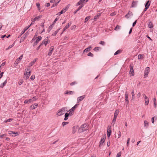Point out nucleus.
<instances>
[{
    "instance_id": "nucleus-3",
    "label": "nucleus",
    "mask_w": 157,
    "mask_h": 157,
    "mask_svg": "<svg viewBox=\"0 0 157 157\" xmlns=\"http://www.w3.org/2000/svg\"><path fill=\"white\" fill-rule=\"evenodd\" d=\"M58 20V18H55L54 21L52 22V25H51L49 27L48 29V32L49 33L51 30L52 29V28L54 25L55 24L56 22V21Z\"/></svg>"
},
{
    "instance_id": "nucleus-17",
    "label": "nucleus",
    "mask_w": 157,
    "mask_h": 157,
    "mask_svg": "<svg viewBox=\"0 0 157 157\" xmlns=\"http://www.w3.org/2000/svg\"><path fill=\"white\" fill-rule=\"evenodd\" d=\"M84 6V5H81L74 12V13L75 14H76V13L83 6Z\"/></svg>"
},
{
    "instance_id": "nucleus-63",
    "label": "nucleus",
    "mask_w": 157,
    "mask_h": 157,
    "mask_svg": "<svg viewBox=\"0 0 157 157\" xmlns=\"http://www.w3.org/2000/svg\"><path fill=\"white\" fill-rule=\"evenodd\" d=\"M129 141H130V138H128V140H127V146H128V145L129 144Z\"/></svg>"
},
{
    "instance_id": "nucleus-46",
    "label": "nucleus",
    "mask_w": 157,
    "mask_h": 157,
    "mask_svg": "<svg viewBox=\"0 0 157 157\" xmlns=\"http://www.w3.org/2000/svg\"><path fill=\"white\" fill-rule=\"evenodd\" d=\"M100 48L99 47H96L94 48V50L95 51H97L99 50V48Z\"/></svg>"
},
{
    "instance_id": "nucleus-26",
    "label": "nucleus",
    "mask_w": 157,
    "mask_h": 157,
    "mask_svg": "<svg viewBox=\"0 0 157 157\" xmlns=\"http://www.w3.org/2000/svg\"><path fill=\"white\" fill-rule=\"evenodd\" d=\"M145 105H147L149 102V100L147 96H145Z\"/></svg>"
},
{
    "instance_id": "nucleus-31",
    "label": "nucleus",
    "mask_w": 157,
    "mask_h": 157,
    "mask_svg": "<svg viewBox=\"0 0 157 157\" xmlns=\"http://www.w3.org/2000/svg\"><path fill=\"white\" fill-rule=\"evenodd\" d=\"M13 120V119L12 118H9L8 119H7V120H5L4 121V123H7L8 122H11V121H12Z\"/></svg>"
},
{
    "instance_id": "nucleus-45",
    "label": "nucleus",
    "mask_w": 157,
    "mask_h": 157,
    "mask_svg": "<svg viewBox=\"0 0 157 157\" xmlns=\"http://www.w3.org/2000/svg\"><path fill=\"white\" fill-rule=\"evenodd\" d=\"M77 83V82H76L75 81L71 83L70 85L71 86H72L75 84H76Z\"/></svg>"
},
{
    "instance_id": "nucleus-7",
    "label": "nucleus",
    "mask_w": 157,
    "mask_h": 157,
    "mask_svg": "<svg viewBox=\"0 0 157 157\" xmlns=\"http://www.w3.org/2000/svg\"><path fill=\"white\" fill-rule=\"evenodd\" d=\"M36 38L37 39H36V41L34 43L33 45V46L36 45L41 40L42 37L41 36H38Z\"/></svg>"
},
{
    "instance_id": "nucleus-50",
    "label": "nucleus",
    "mask_w": 157,
    "mask_h": 157,
    "mask_svg": "<svg viewBox=\"0 0 157 157\" xmlns=\"http://www.w3.org/2000/svg\"><path fill=\"white\" fill-rule=\"evenodd\" d=\"M68 123H69V122H63L62 123V125H63V126H64L66 124H68Z\"/></svg>"
},
{
    "instance_id": "nucleus-33",
    "label": "nucleus",
    "mask_w": 157,
    "mask_h": 157,
    "mask_svg": "<svg viewBox=\"0 0 157 157\" xmlns=\"http://www.w3.org/2000/svg\"><path fill=\"white\" fill-rule=\"evenodd\" d=\"M81 3H82V5H84V4H86L87 2H88V1H86V0H80Z\"/></svg>"
},
{
    "instance_id": "nucleus-57",
    "label": "nucleus",
    "mask_w": 157,
    "mask_h": 157,
    "mask_svg": "<svg viewBox=\"0 0 157 157\" xmlns=\"http://www.w3.org/2000/svg\"><path fill=\"white\" fill-rule=\"evenodd\" d=\"M82 3H81V2H80V1L79 0V2H78L76 4V6H79L80 5H82Z\"/></svg>"
},
{
    "instance_id": "nucleus-49",
    "label": "nucleus",
    "mask_w": 157,
    "mask_h": 157,
    "mask_svg": "<svg viewBox=\"0 0 157 157\" xmlns=\"http://www.w3.org/2000/svg\"><path fill=\"white\" fill-rule=\"evenodd\" d=\"M99 44L104 46L105 44V42L104 41H101L99 42Z\"/></svg>"
},
{
    "instance_id": "nucleus-21",
    "label": "nucleus",
    "mask_w": 157,
    "mask_h": 157,
    "mask_svg": "<svg viewBox=\"0 0 157 157\" xmlns=\"http://www.w3.org/2000/svg\"><path fill=\"white\" fill-rule=\"evenodd\" d=\"M42 17V15H39V16H37V17H35L33 19V22H34V21H35L36 20H38L40 18H41Z\"/></svg>"
},
{
    "instance_id": "nucleus-60",
    "label": "nucleus",
    "mask_w": 157,
    "mask_h": 157,
    "mask_svg": "<svg viewBox=\"0 0 157 157\" xmlns=\"http://www.w3.org/2000/svg\"><path fill=\"white\" fill-rule=\"evenodd\" d=\"M35 76L34 75H32L30 77V79L32 80H33L35 79Z\"/></svg>"
},
{
    "instance_id": "nucleus-44",
    "label": "nucleus",
    "mask_w": 157,
    "mask_h": 157,
    "mask_svg": "<svg viewBox=\"0 0 157 157\" xmlns=\"http://www.w3.org/2000/svg\"><path fill=\"white\" fill-rule=\"evenodd\" d=\"M144 124L145 126H147L148 125V123L147 121H144Z\"/></svg>"
},
{
    "instance_id": "nucleus-18",
    "label": "nucleus",
    "mask_w": 157,
    "mask_h": 157,
    "mask_svg": "<svg viewBox=\"0 0 157 157\" xmlns=\"http://www.w3.org/2000/svg\"><path fill=\"white\" fill-rule=\"evenodd\" d=\"M27 29L28 28L26 27H25L24 28V30L21 32V34L18 36V38H19L21 36V35L23 34L25 32V31H26Z\"/></svg>"
},
{
    "instance_id": "nucleus-62",
    "label": "nucleus",
    "mask_w": 157,
    "mask_h": 157,
    "mask_svg": "<svg viewBox=\"0 0 157 157\" xmlns=\"http://www.w3.org/2000/svg\"><path fill=\"white\" fill-rule=\"evenodd\" d=\"M137 22V20H136L132 24V27H134L136 25Z\"/></svg>"
},
{
    "instance_id": "nucleus-61",
    "label": "nucleus",
    "mask_w": 157,
    "mask_h": 157,
    "mask_svg": "<svg viewBox=\"0 0 157 157\" xmlns=\"http://www.w3.org/2000/svg\"><path fill=\"white\" fill-rule=\"evenodd\" d=\"M57 32L55 31L52 34V36H56L57 34Z\"/></svg>"
},
{
    "instance_id": "nucleus-41",
    "label": "nucleus",
    "mask_w": 157,
    "mask_h": 157,
    "mask_svg": "<svg viewBox=\"0 0 157 157\" xmlns=\"http://www.w3.org/2000/svg\"><path fill=\"white\" fill-rule=\"evenodd\" d=\"M144 55H141L139 54L138 56V58L139 59H140L142 58H143Z\"/></svg>"
},
{
    "instance_id": "nucleus-23",
    "label": "nucleus",
    "mask_w": 157,
    "mask_h": 157,
    "mask_svg": "<svg viewBox=\"0 0 157 157\" xmlns=\"http://www.w3.org/2000/svg\"><path fill=\"white\" fill-rule=\"evenodd\" d=\"M7 79H6L3 83H2L0 86V87L2 88L6 84Z\"/></svg>"
},
{
    "instance_id": "nucleus-52",
    "label": "nucleus",
    "mask_w": 157,
    "mask_h": 157,
    "mask_svg": "<svg viewBox=\"0 0 157 157\" xmlns=\"http://www.w3.org/2000/svg\"><path fill=\"white\" fill-rule=\"evenodd\" d=\"M23 57V55H21L19 58L17 59L19 60V61H20L22 59V58Z\"/></svg>"
},
{
    "instance_id": "nucleus-19",
    "label": "nucleus",
    "mask_w": 157,
    "mask_h": 157,
    "mask_svg": "<svg viewBox=\"0 0 157 157\" xmlns=\"http://www.w3.org/2000/svg\"><path fill=\"white\" fill-rule=\"evenodd\" d=\"M37 106L38 104L37 103H34L33 105H32L31 106L30 108L31 109H35Z\"/></svg>"
},
{
    "instance_id": "nucleus-24",
    "label": "nucleus",
    "mask_w": 157,
    "mask_h": 157,
    "mask_svg": "<svg viewBox=\"0 0 157 157\" xmlns=\"http://www.w3.org/2000/svg\"><path fill=\"white\" fill-rule=\"evenodd\" d=\"M37 58H36L34 59L33 61H32L30 63L29 65L30 66H32L36 62V61L37 60Z\"/></svg>"
},
{
    "instance_id": "nucleus-53",
    "label": "nucleus",
    "mask_w": 157,
    "mask_h": 157,
    "mask_svg": "<svg viewBox=\"0 0 157 157\" xmlns=\"http://www.w3.org/2000/svg\"><path fill=\"white\" fill-rule=\"evenodd\" d=\"M27 33H28V32L26 33L25 34V37H23V36H22L21 37V38L23 40H24L25 38L27 36V34H28Z\"/></svg>"
},
{
    "instance_id": "nucleus-34",
    "label": "nucleus",
    "mask_w": 157,
    "mask_h": 157,
    "mask_svg": "<svg viewBox=\"0 0 157 157\" xmlns=\"http://www.w3.org/2000/svg\"><path fill=\"white\" fill-rule=\"evenodd\" d=\"M90 16H88L85 19V21L84 22L86 23V22L88 21L90 18Z\"/></svg>"
},
{
    "instance_id": "nucleus-15",
    "label": "nucleus",
    "mask_w": 157,
    "mask_h": 157,
    "mask_svg": "<svg viewBox=\"0 0 157 157\" xmlns=\"http://www.w3.org/2000/svg\"><path fill=\"white\" fill-rule=\"evenodd\" d=\"M75 93L74 91H70V90H67L65 91V94H71L72 95L73 94Z\"/></svg>"
},
{
    "instance_id": "nucleus-5",
    "label": "nucleus",
    "mask_w": 157,
    "mask_h": 157,
    "mask_svg": "<svg viewBox=\"0 0 157 157\" xmlns=\"http://www.w3.org/2000/svg\"><path fill=\"white\" fill-rule=\"evenodd\" d=\"M78 104H76L71 109L68 110V112L70 113L71 115H73V111L78 107Z\"/></svg>"
},
{
    "instance_id": "nucleus-43",
    "label": "nucleus",
    "mask_w": 157,
    "mask_h": 157,
    "mask_svg": "<svg viewBox=\"0 0 157 157\" xmlns=\"http://www.w3.org/2000/svg\"><path fill=\"white\" fill-rule=\"evenodd\" d=\"M36 6L37 7L38 9L39 10H40V4L39 3H37L36 4Z\"/></svg>"
},
{
    "instance_id": "nucleus-59",
    "label": "nucleus",
    "mask_w": 157,
    "mask_h": 157,
    "mask_svg": "<svg viewBox=\"0 0 157 157\" xmlns=\"http://www.w3.org/2000/svg\"><path fill=\"white\" fill-rule=\"evenodd\" d=\"M29 78V76H28V75H26V76H24V78L26 80H27V79H28Z\"/></svg>"
},
{
    "instance_id": "nucleus-48",
    "label": "nucleus",
    "mask_w": 157,
    "mask_h": 157,
    "mask_svg": "<svg viewBox=\"0 0 157 157\" xmlns=\"http://www.w3.org/2000/svg\"><path fill=\"white\" fill-rule=\"evenodd\" d=\"M155 118V120H156V119H157V117H153L152 118H151V121H152V123L153 124H154V119Z\"/></svg>"
},
{
    "instance_id": "nucleus-38",
    "label": "nucleus",
    "mask_w": 157,
    "mask_h": 157,
    "mask_svg": "<svg viewBox=\"0 0 157 157\" xmlns=\"http://www.w3.org/2000/svg\"><path fill=\"white\" fill-rule=\"evenodd\" d=\"M60 0L58 2H56V3L55 4H53L52 5V6H51V8H52L54 7H55V6H56L57 5L58 3L60 1Z\"/></svg>"
},
{
    "instance_id": "nucleus-39",
    "label": "nucleus",
    "mask_w": 157,
    "mask_h": 157,
    "mask_svg": "<svg viewBox=\"0 0 157 157\" xmlns=\"http://www.w3.org/2000/svg\"><path fill=\"white\" fill-rule=\"evenodd\" d=\"M71 22L68 23L64 27L67 29L71 25Z\"/></svg>"
},
{
    "instance_id": "nucleus-42",
    "label": "nucleus",
    "mask_w": 157,
    "mask_h": 157,
    "mask_svg": "<svg viewBox=\"0 0 157 157\" xmlns=\"http://www.w3.org/2000/svg\"><path fill=\"white\" fill-rule=\"evenodd\" d=\"M70 6V4H68L66 6L65 8L63 9V10H65V12L69 8Z\"/></svg>"
},
{
    "instance_id": "nucleus-37",
    "label": "nucleus",
    "mask_w": 157,
    "mask_h": 157,
    "mask_svg": "<svg viewBox=\"0 0 157 157\" xmlns=\"http://www.w3.org/2000/svg\"><path fill=\"white\" fill-rule=\"evenodd\" d=\"M119 112L117 110H116L114 113V116L115 117H117V115L118 114Z\"/></svg>"
},
{
    "instance_id": "nucleus-35",
    "label": "nucleus",
    "mask_w": 157,
    "mask_h": 157,
    "mask_svg": "<svg viewBox=\"0 0 157 157\" xmlns=\"http://www.w3.org/2000/svg\"><path fill=\"white\" fill-rule=\"evenodd\" d=\"M121 26L117 25L114 29V30L117 31L118 30L120 29Z\"/></svg>"
},
{
    "instance_id": "nucleus-28",
    "label": "nucleus",
    "mask_w": 157,
    "mask_h": 157,
    "mask_svg": "<svg viewBox=\"0 0 157 157\" xmlns=\"http://www.w3.org/2000/svg\"><path fill=\"white\" fill-rule=\"evenodd\" d=\"M31 102H32V100L31 99H30L29 100H25L24 102V103L26 104V103H29Z\"/></svg>"
},
{
    "instance_id": "nucleus-4",
    "label": "nucleus",
    "mask_w": 157,
    "mask_h": 157,
    "mask_svg": "<svg viewBox=\"0 0 157 157\" xmlns=\"http://www.w3.org/2000/svg\"><path fill=\"white\" fill-rule=\"evenodd\" d=\"M130 70L129 71L130 76H133L134 75V71L133 69V66L132 65H130Z\"/></svg>"
},
{
    "instance_id": "nucleus-27",
    "label": "nucleus",
    "mask_w": 157,
    "mask_h": 157,
    "mask_svg": "<svg viewBox=\"0 0 157 157\" xmlns=\"http://www.w3.org/2000/svg\"><path fill=\"white\" fill-rule=\"evenodd\" d=\"M148 26L149 28H152L153 27L152 23L151 21L148 24Z\"/></svg>"
},
{
    "instance_id": "nucleus-51",
    "label": "nucleus",
    "mask_w": 157,
    "mask_h": 157,
    "mask_svg": "<svg viewBox=\"0 0 157 157\" xmlns=\"http://www.w3.org/2000/svg\"><path fill=\"white\" fill-rule=\"evenodd\" d=\"M117 118V117H114L112 121V123H113V125H114V124H115Z\"/></svg>"
},
{
    "instance_id": "nucleus-14",
    "label": "nucleus",
    "mask_w": 157,
    "mask_h": 157,
    "mask_svg": "<svg viewBox=\"0 0 157 157\" xmlns=\"http://www.w3.org/2000/svg\"><path fill=\"white\" fill-rule=\"evenodd\" d=\"M54 49V46H52L49 49V52L48 53V55L49 56H50L52 55V52L53 51V50Z\"/></svg>"
},
{
    "instance_id": "nucleus-2",
    "label": "nucleus",
    "mask_w": 157,
    "mask_h": 157,
    "mask_svg": "<svg viewBox=\"0 0 157 157\" xmlns=\"http://www.w3.org/2000/svg\"><path fill=\"white\" fill-rule=\"evenodd\" d=\"M68 108L67 107H64L59 109L57 114L58 116H60L64 114L66 111L68 112Z\"/></svg>"
},
{
    "instance_id": "nucleus-13",
    "label": "nucleus",
    "mask_w": 157,
    "mask_h": 157,
    "mask_svg": "<svg viewBox=\"0 0 157 157\" xmlns=\"http://www.w3.org/2000/svg\"><path fill=\"white\" fill-rule=\"evenodd\" d=\"M133 15L132 12L129 11L128 13L125 16V17L128 19L131 16H132Z\"/></svg>"
},
{
    "instance_id": "nucleus-8",
    "label": "nucleus",
    "mask_w": 157,
    "mask_h": 157,
    "mask_svg": "<svg viewBox=\"0 0 157 157\" xmlns=\"http://www.w3.org/2000/svg\"><path fill=\"white\" fill-rule=\"evenodd\" d=\"M86 95H84L78 97L77 99V103L82 101L86 97Z\"/></svg>"
},
{
    "instance_id": "nucleus-11",
    "label": "nucleus",
    "mask_w": 157,
    "mask_h": 157,
    "mask_svg": "<svg viewBox=\"0 0 157 157\" xmlns=\"http://www.w3.org/2000/svg\"><path fill=\"white\" fill-rule=\"evenodd\" d=\"M138 1H132V5L131 6V7H136Z\"/></svg>"
},
{
    "instance_id": "nucleus-12",
    "label": "nucleus",
    "mask_w": 157,
    "mask_h": 157,
    "mask_svg": "<svg viewBox=\"0 0 157 157\" xmlns=\"http://www.w3.org/2000/svg\"><path fill=\"white\" fill-rule=\"evenodd\" d=\"M105 138H106V137L105 136H104L101 138V139L99 142L100 144H99V147H100L101 145H102L104 143L105 140Z\"/></svg>"
},
{
    "instance_id": "nucleus-40",
    "label": "nucleus",
    "mask_w": 157,
    "mask_h": 157,
    "mask_svg": "<svg viewBox=\"0 0 157 157\" xmlns=\"http://www.w3.org/2000/svg\"><path fill=\"white\" fill-rule=\"evenodd\" d=\"M72 115H71L70 113L69 112V113H65V116L68 117L69 116H71Z\"/></svg>"
},
{
    "instance_id": "nucleus-56",
    "label": "nucleus",
    "mask_w": 157,
    "mask_h": 157,
    "mask_svg": "<svg viewBox=\"0 0 157 157\" xmlns=\"http://www.w3.org/2000/svg\"><path fill=\"white\" fill-rule=\"evenodd\" d=\"M14 42L13 44H12L11 45L9 46L8 48L6 49V50H8L9 48H12V47H13V46L14 45Z\"/></svg>"
},
{
    "instance_id": "nucleus-6",
    "label": "nucleus",
    "mask_w": 157,
    "mask_h": 157,
    "mask_svg": "<svg viewBox=\"0 0 157 157\" xmlns=\"http://www.w3.org/2000/svg\"><path fill=\"white\" fill-rule=\"evenodd\" d=\"M111 126H108L107 127V136L108 138L110 137L111 134Z\"/></svg>"
},
{
    "instance_id": "nucleus-47",
    "label": "nucleus",
    "mask_w": 157,
    "mask_h": 157,
    "mask_svg": "<svg viewBox=\"0 0 157 157\" xmlns=\"http://www.w3.org/2000/svg\"><path fill=\"white\" fill-rule=\"evenodd\" d=\"M23 79H20L18 82V84L19 85H21L23 82Z\"/></svg>"
},
{
    "instance_id": "nucleus-30",
    "label": "nucleus",
    "mask_w": 157,
    "mask_h": 157,
    "mask_svg": "<svg viewBox=\"0 0 157 157\" xmlns=\"http://www.w3.org/2000/svg\"><path fill=\"white\" fill-rule=\"evenodd\" d=\"M122 52V50H120V49H119L114 54V55H117L119 54H120V53Z\"/></svg>"
},
{
    "instance_id": "nucleus-64",
    "label": "nucleus",
    "mask_w": 157,
    "mask_h": 157,
    "mask_svg": "<svg viewBox=\"0 0 157 157\" xmlns=\"http://www.w3.org/2000/svg\"><path fill=\"white\" fill-rule=\"evenodd\" d=\"M10 132H11V134H13L15 135H17L18 134V132H14L13 131H10Z\"/></svg>"
},
{
    "instance_id": "nucleus-55",
    "label": "nucleus",
    "mask_w": 157,
    "mask_h": 157,
    "mask_svg": "<svg viewBox=\"0 0 157 157\" xmlns=\"http://www.w3.org/2000/svg\"><path fill=\"white\" fill-rule=\"evenodd\" d=\"M121 151L119 152L117 154L116 157H120L121 156Z\"/></svg>"
},
{
    "instance_id": "nucleus-1",
    "label": "nucleus",
    "mask_w": 157,
    "mask_h": 157,
    "mask_svg": "<svg viewBox=\"0 0 157 157\" xmlns=\"http://www.w3.org/2000/svg\"><path fill=\"white\" fill-rule=\"evenodd\" d=\"M89 129L88 126H87V124L85 123L82 125L78 128V132L79 133L85 131H86Z\"/></svg>"
},
{
    "instance_id": "nucleus-25",
    "label": "nucleus",
    "mask_w": 157,
    "mask_h": 157,
    "mask_svg": "<svg viewBox=\"0 0 157 157\" xmlns=\"http://www.w3.org/2000/svg\"><path fill=\"white\" fill-rule=\"evenodd\" d=\"M91 48H92V47H91V46H89L88 47L86 48L84 50V52H87L90 51V49H91Z\"/></svg>"
},
{
    "instance_id": "nucleus-9",
    "label": "nucleus",
    "mask_w": 157,
    "mask_h": 157,
    "mask_svg": "<svg viewBox=\"0 0 157 157\" xmlns=\"http://www.w3.org/2000/svg\"><path fill=\"white\" fill-rule=\"evenodd\" d=\"M150 68L148 67H147L145 69L144 71V76L145 77H147L148 75L149 71Z\"/></svg>"
},
{
    "instance_id": "nucleus-20",
    "label": "nucleus",
    "mask_w": 157,
    "mask_h": 157,
    "mask_svg": "<svg viewBox=\"0 0 157 157\" xmlns=\"http://www.w3.org/2000/svg\"><path fill=\"white\" fill-rule=\"evenodd\" d=\"M20 62V61H19V60H18V59H16L15 63H14V64L13 66V67H16L17 66V64L19 63Z\"/></svg>"
},
{
    "instance_id": "nucleus-16",
    "label": "nucleus",
    "mask_w": 157,
    "mask_h": 157,
    "mask_svg": "<svg viewBox=\"0 0 157 157\" xmlns=\"http://www.w3.org/2000/svg\"><path fill=\"white\" fill-rule=\"evenodd\" d=\"M125 101H129L128 99V93L127 91H126L125 94Z\"/></svg>"
},
{
    "instance_id": "nucleus-10",
    "label": "nucleus",
    "mask_w": 157,
    "mask_h": 157,
    "mask_svg": "<svg viewBox=\"0 0 157 157\" xmlns=\"http://www.w3.org/2000/svg\"><path fill=\"white\" fill-rule=\"evenodd\" d=\"M48 37H47L46 38H45L42 41L43 43L45 45V46L47 44L49 43L50 42V40L48 39Z\"/></svg>"
},
{
    "instance_id": "nucleus-22",
    "label": "nucleus",
    "mask_w": 157,
    "mask_h": 157,
    "mask_svg": "<svg viewBox=\"0 0 157 157\" xmlns=\"http://www.w3.org/2000/svg\"><path fill=\"white\" fill-rule=\"evenodd\" d=\"M150 5V3L149 0L147 1L145 4V7L149 8Z\"/></svg>"
},
{
    "instance_id": "nucleus-54",
    "label": "nucleus",
    "mask_w": 157,
    "mask_h": 157,
    "mask_svg": "<svg viewBox=\"0 0 157 157\" xmlns=\"http://www.w3.org/2000/svg\"><path fill=\"white\" fill-rule=\"evenodd\" d=\"M87 56H91V57H93L94 56L93 54L91 53V52H89L88 54H87Z\"/></svg>"
},
{
    "instance_id": "nucleus-29",
    "label": "nucleus",
    "mask_w": 157,
    "mask_h": 157,
    "mask_svg": "<svg viewBox=\"0 0 157 157\" xmlns=\"http://www.w3.org/2000/svg\"><path fill=\"white\" fill-rule=\"evenodd\" d=\"M101 15L100 13H98L94 17V20H97L98 17Z\"/></svg>"
},
{
    "instance_id": "nucleus-32",
    "label": "nucleus",
    "mask_w": 157,
    "mask_h": 157,
    "mask_svg": "<svg viewBox=\"0 0 157 157\" xmlns=\"http://www.w3.org/2000/svg\"><path fill=\"white\" fill-rule=\"evenodd\" d=\"M65 10H63V9L60 12H59L58 13V14L59 15H60L62 14L65 13Z\"/></svg>"
},
{
    "instance_id": "nucleus-58",
    "label": "nucleus",
    "mask_w": 157,
    "mask_h": 157,
    "mask_svg": "<svg viewBox=\"0 0 157 157\" xmlns=\"http://www.w3.org/2000/svg\"><path fill=\"white\" fill-rule=\"evenodd\" d=\"M34 23V22H33V21L31 24L30 25H29L28 26L26 27L28 28V29Z\"/></svg>"
},
{
    "instance_id": "nucleus-36",
    "label": "nucleus",
    "mask_w": 157,
    "mask_h": 157,
    "mask_svg": "<svg viewBox=\"0 0 157 157\" xmlns=\"http://www.w3.org/2000/svg\"><path fill=\"white\" fill-rule=\"evenodd\" d=\"M8 136L7 134H4L0 135V138H3Z\"/></svg>"
}]
</instances>
